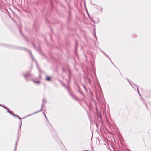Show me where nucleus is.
<instances>
[{"instance_id": "obj_1", "label": "nucleus", "mask_w": 151, "mask_h": 151, "mask_svg": "<svg viewBox=\"0 0 151 151\" xmlns=\"http://www.w3.org/2000/svg\"><path fill=\"white\" fill-rule=\"evenodd\" d=\"M46 79L48 81H50L51 80V78L49 76H47L46 77Z\"/></svg>"}, {"instance_id": "obj_2", "label": "nucleus", "mask_w": 151, "mask_h": 151, "mask_svg": "<svg viewBox=\"0 0 151 151\" xmlns=\"http://www.w3.org/2000/svg\"><path fill=\"white\" fill-rule=\"evenodd\" d=\"M34 82L36 83L39 84L40 83V82L39 81H34Z\"/></svg>"}, {"instance_id": "obj_3", "label": "nucleus", "mask_w": 151, "mask_h": 151, "mask_svg": "<svg viewBox=\"0 0 151 151\" xmlns=\"http://www.w3.org/2000/svg\"><path fill=\"white\" fill-rule=\"evenodd\" d=\"M4 108H5V107L4 106H3Z\"/></svg>"}]
</instances>
